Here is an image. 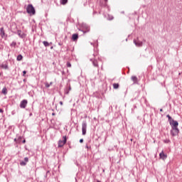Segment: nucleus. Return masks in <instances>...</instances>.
Masks as SVG:
<instances>
[{"instance_id":"4","label":"nucleus","mask_w":182,"mask_h":182,"mask_svg":"<svg viewBox=\"0 0 182 182\" xmlns=\"http://www.w3.org/2000/svg\"><path fill=\"white\" fill-rule=\"evenodd\" d=\"M63 140H60L58 141V147H63V146H65V144H66V136H63Z\"/></svg>"},{"instance_id":"26","label":"nucleus","mask_w":182,"mask_h":182,"mask_svg":"<svg viewBox=\"0 0 182 182\" xmlns=\"http://www.w3.org/2000/svg\"><path fill=\"white\" fill-rule=\"evenodd\" d=\"M15 45H16V43H11V46H15Z\"/></svg>"},{"instance_id":"22","label":"nucleus","mask_w":182,"mask_h":182,"mask_svg":"<svg viewBox=\"0 0 182 182\" xmlns=\"http://www.w3.org/2000/svg\"><path fill=\"white\" fill-rule=\"evenodd\" d=\"M24 161H26V163H28V161H29V159H28V157H26L24 159Z\"/></svg>"},{"instance_id":"5","label":"nucleus","mask_w":182,"mask_h":182,"mask_svg":"<svg viewBox=\"0 0 182 182\" xmlns=\"http://www.w3.org/2000/svg\"><path fill=\"white\" fill-rule=\"evenodd\" d=\"M26 105H28V100H23V101L21 102L20 107L21 109H25V107H26Z\"/></svg>"},{"instance_id":"6","label":"nucleus","mask_w":182,"mask_h":182,"mask_svg":"<svg viewBox=\"0 0 182 182\" xmlns=\"http://www.w3.org/2000/svg\"><path fill=\"white\" fill-rule=\"evenodd\" d=\"M171 134L172 136H177L178 134V128H172Z\"/></svg>"},{"instance_id":"10","label":"nucleus","mask_w":182,"mask_h":182,"mask_svg":"<svg viewBox=\"0 0 182 182\" xmlns=\"http://www.w3.org/2000/svg\"><path fill=\"white\" fill-rule=\"evenodd\" d=\"M0 32L1 38H4V36H5V31H4V28H0Z\"/></svg>"},{"instance_id":"16","label":"nucleus","mask_w":182,"mask_h":182,"mask_svg":"<svg viewBox=\"0 0 182 182\" xmlns=\"http://www.w3.org/2000/svg\"><path fill=\"white\" fill-rule=\"evenodd\" d=\"M22 58H23V57H22V55H18V56H17V60H22Z\"/></svg>"},{"instance_id":"20","label":"nucleus","mask_w":182,"mask_h":182,"mask_svg":"<svg viewBox=\"0 0 182 182\" xmlns=\"http://www.w3.org/2000/svg\"><path fill=\"white\" fill-rule=\"evenodd\" d=\"M20 164H21V166H26V162L22 161L20 163Z\"/></svg>"},{"instance_id":"18","label":"nucleus","mask_w":182,"mask_h":182,"mask_svg":"<svg viewBox=\"0 0 182 182\" xmlns=\"http://www.w3.org/2000/svg\"><path fill=\"white\" fill-rule=\"evenodd\" d=\"M43 43L44 46H49V43H48V41H43Z\"/></svg>"},{"instance_id":"27","label":"nucleus","mask_w":182,"mask_h":182,"mask_svg":"<svg viewBox=\"0 0 182 182\" xmlns=\"http://www.w3.org/2000/svg\"><path fill=\"white\" fill-rule=\"evenodd\" d=\"M80 143H83V139H80Z\"/></svg>"},{"instance_id":"11","label":"nucleus","mask_w":182,"mask_h":182,"mask_svg":"<svg viewBox=\"0 0 182 182\" xmlns=\"http://www.w3.org/2000/svg\"><path fill=\"white\" fill-rule=\"evenodd\" d=\"M60 4H62V5H66L68 0H60Z\"/></svg>"},{"instance_id":"34","label":"nucleus","mask_w":182,"mask_h":182,"mask_svg":"<svg viewBox=\"0 0 182 182\" xmlns=\"http://www.w3.org/2000/svg\"><path fill=\"white\" fill-rule=\"evenodd\" d=\"M14 141H16V139H14Z\"/></svg>"},{"instance_id":"2","label":"nucleus","mask_w":182,"mask_h":182,"mask_svg":"<svg viewBox=\"0 0 182 182\" xmlns=\"http://www.w3.org/2000/svg\"><path fill=\"white\" fill-rule=\"evenodd\" d=\"M27 13L30 15H35V8H33V6L32 4H29L26 8Z\"/></svg>"},{"instance_id":"25","label":"nucleus","mask_w":182,"mask_h":182,"mask_svg":"<svg viewBox=\"0 0 182 182\" xmlns=\"http://www.w3.org/2000/svg\"><path fill=\"white\" fill-rule=\"evenodd\" d=\"M0 113H4V109H0Z\"/></svg>"},{"instance_id":"29","label":"nucleus","mask_w":182,"mask_h":182,"mask_svg":"<svg viewBox=\"0 0 182 182\" xmlns=\"http://www.w3.org/2000/svg\"><path fill=\"white\" fill-rule=\"evenodd\" d=\"M23 143H26V141L24 139V140L23 141Z\"/></svg>"},{"instance_id":"24","label":"nucleus","mask_w":182,"mask_h":182,"mask_svg":"<svg viewBox=\"0 0 182 182\" xmlns=\"http://www.w3.org/2000/svg\"><path fill=\"white\" fill-rule=\"evenodd\" d=\"M23 76H25V75H26V70L23 71Z\"/></svg>"},{"instance_id":"7","label":"nucleus","mask_w":182,"mask_h":182,"mask_svg":"<svg viewBox=\"0 0 182 182\" xmlns=\"http://www.w3.org/2000/svg\"><path fill=\"white\" fill-rule=\"evenodd\" d=\"M160 159H162V160H165V159H167V155L164 154V152H161L159 154Z\"/></svg>"},{"instance_id":"9","label":"nucleus","mask_w":182,"mask_h":182,"mask_svg":"<svg viewBox=\"0 0 182 182\" xmlns=\"http://www.w3.org/2000/svg\"><path fill=\"white\" fill-rule=\"evenodd\" d=\"M79 38V36H77V34L75 33V34H73V36H72V39L73 41H77V38Z\"/></svg>"},{"instance_id":"30","label":"nucleus","mask_w":182,"mask_h":182,"mask_svg":"<svg viewBox=\"0 0 182 182\" xmlns=\"http://www.w3.org/2000/svg\"><path fill=\"white\" fill-rule=\"evenodd\" d=\"M160 112H163V109H160Z\"/></svg>"},{"instance_id":"17","label":"nucleus","mask_w":182,"mask_h":182,"mask_svg":"<svg viewBox=\"0 0 182 182\" xmlns=\"http://www.w3.org/2000/svg\"><path fill=\"white\" fill-rule=\"evenodd\" d=\"M1 93H3L4 95H6V87L3 88V90H1Z\"/></svg>"},{"instance_id":"3","label":"nucleus","mask_w":182,"mask_h":182,"mask_svg":"<svg viewBox=\"0 0 182 182\" xmlns=\"http://www.w3.org/2000/svg\"><path fill=\"white\" fill-rule=\"evenodd\" d=\"M86 129H87V124L86 123V122H83L82 124V132L83 136L86 134Z\"/></svg>"},{"instance_id":"8","label":"nucleus","mask_w":182,"mask_h":182,"mask_svg":"<svg viewBox=\"0 0 182 182\" xmlns=\"http://www.w3.org/2000/svg\"><path fill=\"white\" fill-rule=\"evenodd\" d=\"M134 43L136 45V46H143V42L136 41V40L134 41Z\"/></svg>"},{"instance_id":"31","label":"nucleus","mask_w":182,"mask_h":182,"mask_svg":"<svg viewBox=\"0 0 182 182\" xmlns=\"http://www.w3.org/2000/svg\"><path fill=\"white\" fill-rule=\"evenodd\" d=\"M21 137L20 136V137H18V140H21Z\"/></svg>"},{"instance_id":"13","label":"nucleus","mask_w":182,"mask_h":182,"mask_svg":"<svg viewBox=\"0 0 182 182\" xmlns=\"http://www.w3.org/2000/svg\"><path fill=\"white\" fill-rule=\"evenodd\" d=\"M114 89H119V84L118 83H114L113 84Z\"/></svg>"},{"instance_id":"12","label":"nucleus","mask_w":182,"mask_h":182,"mask_svg":"<svg viewBox=\"0 0 182 182\" xmlns=\"http://www.w3.org/2000/svg\"><path fill=\"white\" fill-rule=\"evenodd\" d=\"M17 33L18 36H20V38H23V34H22V31H18Z\"/></svg>"},{"instance_id":"15","label":"nucleus","mask_w":182,"mask_h":182,"mask_svg":"<svg viewBox=\"0 0 182 182\" xmlns=\"http://www.w3.org/2000/svg\"><path fill=\"white\" fill-rule=\"evenodd\" d=\"M132 80H133V82H137V77L136 76H132Z\"/></svg>"},{"instance_id":"28","label":"nucleus","mask_w":182,"mask_h":182,"mask_svg":"<svg viewBox=\"0 0 182 182\" xmlns=\"http://www.w3.org/2000/svg\"><path fill=\"white\" fill-rule=\"evenodd\" d=\"M60 105L61 106H63V102L62 101H60Z\"/></svg>"},{"instance_id":"23","label":"nucleus","mask_w":182,"mask_h":182,"mask_svg":"<svg viewBox=\"0 0 182 182\" xmlns=\"http://www.w3.org/2000/svg\"><path fill=\"white\" fill-rule=\"evenodd\" d=\"M93 65L94 66H97V63H96V61H93Z\"/></svg>"},{"instance_id":"14","label":"nucleus","mask_w":182,"mask_h":182,"mask_svg":"<svg viewBox=\"0 0 182 182\" xmlns=\"http://www.w3.org/2000/svg\"><path fill=\"white\" fill-rule=\"evenodd\" d=\"M1 68H2L3 69H8V65H6V64H5V65L2 64V65H1Z\"/></svg>"},{"instance_id":"32","label":"nucleus","mask_w":182,"mask_h":182,"mask_svg":"<svg viewBox=\"0 0 182 182\" xmlns=\"http://www.w3.org/2000/svg\"><path fill=\"white\" fill-rule=\"evenodd\" d=\"M51 85H53V82H50V86Z\"/></svg>"},{"instance_id":"1","label":"nucleus","mask_w":182,"mask_h":182,"mask_svg":"<svg viewBox=\"0 0 182 182\" xmlns=\"http://www.w3.org/2000/svg\"><path fill=\"white\" fill-rule=\"evenodd\" d=\"M166 117H168L169 124L171 126L172 129H177L178 126V122L171 119V117H170V115H166Z\"/></svg>"},{"instance_id":"33","label":"nucleus","mask_w":182,"mask_h":182,"mask_svg":"<svg viewBox=\"0 0 182 182\" xmlns=\"http://www.w3.org/2000/svg\"><path fill=\"white\" fill-rule=\"evenodd\" d=\"M52 115H53V116H55V113H53Z\"/></svg>"},{"instance_id":"19","label":"nucleus","mask_w":182,"mask_h":182,"mask_svg":"<svg viewBox=\"0 0 182 182\" xmlns=\"http://www.w3.org/2000/svg\"><path fill=\"white\" fill-rule=\"evenodd\" d=\"M67 67H68V68H72V64H70V62H68V63H67Z\"/></svg>"},{"instance_id":"21","label":"nucleus","mask_w":182,"mask_h":182,"mask_svg":"<svg viewBox=\"0 0 182 182\" xmlns=\"http://www.w3.org/2000/svg\"><path fill=\"white\" fill-rule=\"evenodd\" d=\"M45 85H46V87H50V85L48 82H46Z\"/></svg>"}]
</instances>
